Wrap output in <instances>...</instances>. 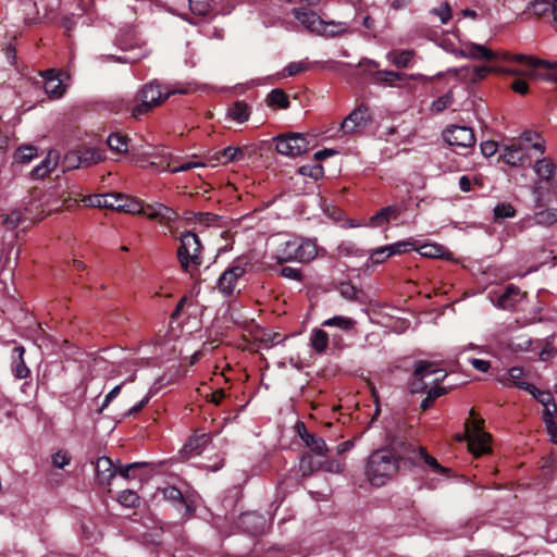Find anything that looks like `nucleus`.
I'll use <instances>...</instances> for the list:
<instances>
[{"instance_id": "obj_1", "label": "nucleus", "mask_w": 557, "mask_h": 557, "mask_svg": "<svg viewBox=\"0 0 557 557\" xmlns=\"http://www.w3.org/2000/svg\"><path fill=\"white\" fill-rule=\"evenodd\" d=\"M90 207L108 208L116 211H125L132 214H141L150 220H156L171 233L178 213L171 207L161 202L139 203L121 194L92 195L86 199Z\"/></svg>"}, {"instance_id": "obj_2", "label": "nucleus", "mask_w": 557, "mask_h": 557, "mask_svg": "<svg viewBox=\"0 0 557 557\" xmlns=\"http://www.w3.org/2000/svg\"><path fill=\"white\" fill-rule=\"evenodd\" d=\"M443 370L430 362H418L413 372V380L410 385L411 393H426L425 399L421 403L423 410H426L431 403L445 393L443 387L433 386L445 379Z\"/></svg>"}, {"instance_id": "obj_3", "label": "nucleus", "mask_w": 557, "mask_h": 557, "mask_svg": "<svg viewBox=\"0 0 557 557\" xmlns=\"http://www.w3.org/2000/svg\"><path fill=\"white\" fill-rule=\"evenodd\" d=\"M399 459L386 448L373 451L366 465V476L374 486L384 485L398 470Z\"/></svg>"}, {"instance_id": "obj_4", "label": "nucleus", "mask_w": 557, "mask_h": 557, "mask_svg": "<svg viewBox=\"0 0 557 557\" xmlns=\"http://www.w3.org/2000/svg\"><path fill=\"white\" fill-rule=\"evenodd\" d=\"M184 90L171 89L168 86H161L157 82L146 84L137 94V104L132 109V115L140 117L151 109L160 106L171 95L182 94Z\"/></svg>"}, {"instance_id": "obj_5", "label": "nucleus", "mask_w": 557, "mask_h": 557, "mask_svg": "<svg viewBox=\"0 0 557 557\" xmlns=\"http://www.w3.org/2000/svg\"><path fill=\"white\" fill-rule=\"evenodd\" d=\"M317 253V244L313 240L295 237L280 244L275 258L280 263L309 262Z\"/></svg>"}, {"instance_id": "obj_6", "label": "nucleus", "mask_w": 557, "mask_h": 557, "mask_svg": "<svg viewBox=\"0 0 557 557\" xmlns=\"http://www.w3.org/2000/svg\"><path fill=\"white\" fill-rule=\"evenodd\" d=\"M471 419L466 422V430L462 436H458V441L466 440L469 450L475 456L487 454L491 450V435L482 430L483 420L473 417L474 411H470Z\"/></svg>"}, {"instance_id": "obj_7", "label": "nucleus", "mask_w": 557, "mask_h": 557, "mask_svg": "<svg viewBox=\"0 0 557 557\" xmlns=\"http://www.w3.org/2000/svg\"><path fill=\"white\" fill-rule=\"evenodd\" d=\"M181 246L177 250V257L182 268L186 272H193L201 264V244L198 236L188 231L180 237Z\"/></svg>"}, {"instance_id": "obj_8", "label": "nucleus", "mask_w": 557, "mask_h": 557, "mask_svg": "<svg viewBox=\"0 0 557 557\" xmlns=\"http://www.w3.org/2000/svg\"><path fill=\"white\" fill-rule=\"evenodd\" d=\"M502 59L512 62L516 65L506 67H496L494 71L504 74L523 76L529 78H541L542 75L537 73L536 59L524 54H509L503 53Z\"/></svg>"}, {"instance_id": "obj_9", "label": "nucleus", "mask_w": 557, "mask_h": 557, "mask_svg": "<svg viewBox=\"0 0 557 557\" xmlns=\"http://www.w3.org/2000/svg\"><path fill=\"white\" fill-rule=\"evenodd\" d=\"M273 140L275 141L276 151L289 158L298 157L309 149L307 137L300 133L278 135Z\"/></svg>"}, {"instance_id": "obj_10", "label": "nucleus", "mask_w": 557, "mask_h": 557, "mask_svg": "<svg viewBox=\"0 0 557 557\" xmlns=\"http://www.w3.org/2000/svg\"><path fill=\"white\" fill-rule=\"evenodd\" d=\"M443 138L449 146L461 150H469L475 144L474 133L467 126L450 125L443 132ZM462 153L467 154V151Z\"/></svg>"}, {"instance_id": "obj_11", "label": "nucleus", "mask_w": 557, "mask_h": 557, "mask_svg": "<svg viewBox=\"0 0 557 557\" xmlns=\"http://www.w3.org/2000/svg\"><path fill=\"white\" fill-rule=\"evenodd\" d=\"M245 274V268L240 264L231 265L225 269L218 280V289L225 296H232L236 292L238 281Z\"/></svg>"}, {"instance_id": "obj_12", "label": "nucleus", "mask_w": 557, "mask_h": 557, "mask_svg": "<svg viewBox=\"0 0 557 557\" xmlns=\"http://www.w3.org/2000/svg\"><path fill=\"white\" fill-rule=\"evenodd\" d=\"M369 122L370 114L368 109L358 107L344 119L341 127L345 134H355L363 129Z\"/></svg>"}, {"instance_id": "obj_13", "label": "nucleus", "mask_w": 557, "mask_h": 557, "mask_svg": "<svg viewBox=\"0 0 557 557\" xmlns=\"http://www.w3.org/2000/svg\"><path fill=\"white\" fill-rule=\"evenodd\" d=\"M344 466V462L341 461L339 459L318 461L314 466L312 458L310 456H304L300 460V470L302 471L304 475L310 474L312 471L317 469H321L329 473L338 474L343 472Z\"/></svg>"}, {"instance_id": "obj_14", "label": "nucleus", "mask_w": 557, "mask_h": 557, "mask_svg": "<svg viewBox=\"0 0 557 557\" xmlns=\"http://www.w3.org/2000/svg\"><path fill=\"white\" fill-rule=\"evenodd\" d=\"M528 146L522 143H513L504 147L503 160L512 166H521L529 160Z\"/></svg>"}, {"instance_id": "obj_15", "label": "nucleus", "mask_w": 557, "mask_h": 557, "mask_svg": "<svg viewBox=\"0 0 557 557\" xmlns=\"http://www.w3.org/2000/svg\"><path fill=\"white\" fill-rule=\"evenodd\" d=\"M103 151L97 148H83L67 153V160L75 159L78 164L88 168L104 160Z\"/></svg>"}, {"instance_id": "obj_16", "label": "nucleus", "mask_w": 557, "mask_h": 557, "mask_svg": "<svg viewBox=\"0 0 557 557\" xmlns=\"http://www.w3.org/2000/svg\"><path fill=\"white\" fill-rule=\"evenodd\" d=\"M293 15L301 25L311 33L319 35L320 32L325 30V22L313 11H305L301 9H293Z\"/></svg>"}, {"instance_id": "obj_17", "label": "nucleus", "mask_w": 557, "mask_h": 557, "mask_svg": "<svg viewBox=\"0 0 557 557\" xmlns=\"http://www.w3.org/2000/svg\"><path fill=\"white\" fill-rule=\"evenodd\" d=\"M60 153L57 150H49L47 156L39 164H37L30 172V177L40 180L50 174L59 164Z\"/></svg>"}, {"instance_id": "obj_18", "label": "nucleus", "mask_w": 557, "mask_h": 557, "mask_svg": "<svg viewBox=\"0 0 557 557\" xmlns=\"http://www.w3.org/2000/svg\"><path fill=\"white\" fill-rule=\"evenodd\" d=\"M238 523L244 532L256 535L263 531L265 527V519L262 515L257 512H245L240 515Z\"/></svg>"}, {"instance_id": "obj_19", "label": "nucleus", "mask_w": 557, "mask_h": 557, "mask_svg": "<svg viewBox=\"0 0 557 557\" xmlns=\"http://www.w3.org/2000/svg\"><path fill=\"white\" fill-rule=\"evenodd\" d=\"M537 176L550 183L553 191L557 195V169L548 159H542L534 164Z\"/></svg>"}, {"instance_id": "obj_20", "label": "nucleus", "mask_w": 557, "mask_h": 557, "mask_svg": "<svg viewBox=\"0 0 557 557\" xmlns=\"http://www.w3.org/2000/svg\"><path fill=\"white\" fill-rule=\"evenodd\" d=\"M45 91L53 98H59L63 95L65 86L55 73L54 70H48L45 75Z\"/></svg>"}, {"instance_id": "obj_21", "label": "nucleus", "mask_w": 557, "mask_h": 557, "mask_svg": "<svg viewBox=\"0 0 557 557\" xmlns=\"http://www.w3.org/2000/svg\"><path fill=\"white\" fill-rule=\"evenodd\" d=\"M96 473L101 484H110L111 480L115 476L116 470L113 467L112 460L108 457H100L96 462Z\"/></svg>"}, {"instance_id": "obj_22", "label": "nucleus", "mask_w": 557, "mask_h": 557, "mask_svg": "<svg viewBox=\"0 0 557 557\" xmlns=\"http://www.w3.org/2000/svg\"><path fill=\"white\" fill-rule=\"evenodd\" d=\"M494 69L486 66V65H480L475 66L472 70L469 67H460V69H449L446 73L447 74H454L456 76L461 77H469L471 82H476L480 79H483L488 73H491Z\"/></svg>"}, {"instance_id": "obj_23", "label": "nucleus", "mask_w": 557, "mask_h": 557, "mask_svg": "<svg viewBox=\"0 0 557 557\" xmlns=\"http://www.w3.org/2000/svg\"><path fill=\"white\" fill-rule=\"evenodd\" d=\"M298 426L304 430V433L299 432L301 440L314 454L318 456H323L329 451L327 445L323 438L308 433L304 423H300Z\"/></svg>"}, {"instance_id": "obj_24", "label": "nucleus", "mask_w": 557, "mask_h": 557, "mask_svg": "<svg viewBox=\"0 0 557 557\" xmlns=\"http://www.w3.org/2000/svg\"><path fill=\"white\" fill-rule=\"evenodd\" d=\"M25 348L21 345L13 349L12 372L16 379H25L29 375V369L24 361Z\"/></svg>"}, {"instance_id": "obj_25", "label": "nucleus", "mask_w": 557, "mask_h": 557, "mask_svg": "<svg viewBox=\"0 0 557 557\" xmlns=\"http://www.w3.org/2000/svg\"><path fill=\"white\" fill-rule=\"evenodd\" d=\"M469 59H475V60H495L498 58H502L500 54L493 52L492 50L487 49L483 45H478L473 42L466 44V54Z\"/></svg>"}, {"instance_id": "obj_26", "label": "nucleus", "mask_w": 557, "mask_h": 557, "mask_svg": "<svg viewBox=\"0 0 557 557\" xmlns=\"http://www.w3.org/2000/svg\"><path fill=\"white\" fill-rule=\"evenodd\" d=\"M210 443V436L208 434H199L193 436L183 448V453L187 457H194L200 455L206 446Z\"/></svg>"}, {"instance_id": "obj_27", "label": "nucleus", "mask_w": 557, "mask_h": 557, "mask_svg": "<svg viewBox=\"0 0 557 557\" xmlns=\"http://www.w3.org/2000/svg\"><path fill=\"white\" fill-rule=\"evenodd\" d=\"M413 57V50H392L386 54L387 61L398 69L410 67Z\"/></svg>"}, {"instance_id": "obj_28", "label": "nucleus", "mask_w": 557, "mask_h": 557, "mask_svg": "<svg viewBox=\"0 0 557 557\" xmlns=\"http://www.w3.org/2000/svg\"><path fill=\"white\" fill-rule=\"evenodd\" d=\"M227 116L232 121L243 124L249 120L250 108L244 101H236L227 109Z\"/></svg>"}, {"instance_id": "obj_29", "label": "nucleus", "mask_w": 557, "mask_h": 557, "mask_svg": "<svg viewBox=\"0 0 557 557\" xmlns=\"http://www.w3.org/2000/svg\"><path fill=\"white\" fill-rule=\"evenodd\" d=\"M243 149L239 147L232 146L224 148L222 151H219L213 156V160H215L216 162H221L223 164L240 161L243 160Z\"/></svg>"}, {"instance_id": "obj_30", "label": "nucleus", "mask_w": 557, "mask_h": 557, "mask_svg": "<svg viewBox=\"0 0 557 557\" xmlns=\"http://www.w3.org/2000/svg\"><path fill=\"white\" fill-rule=\"evenodd\" d=\"M406 73L395 71H377L374 73V81L379 84L395 86L396 82L405 79Z\"/></svg>"}, {"instance_id": "obj_31", "label": "nucleus", "mask_w": 557, "mask_h": 557, "mask_svg": "<svg viewBox=\"0 0 557 557\" xmlns=\"http://www.w3.org/2000/svg\"><path fill=\"white\" fill-rule=\"evenodd\" d=\"M107 144L110 150L116 153H125L128 150V139L120 133L109 135Z\"/></svg>"}, {"instance_id": "obj_32", "label": "nucleus", "mask_w": 557, "mask_h": 557, "mask_svg": "<svg viewBox=\"0 0 557 557\" xmlns=\"http://www.w3.org/2000/svg\"><path fill=\"white\" fill-rule=\"evenodd\" d=\"M38 154L37 147L33 145H24L18 147L14 152V159L17 163L26 164L35 159Z\"/></svg>"}, {"instance_id": "obj_33", "label": "nucleus", "mask_w": 557, "mask_h": 557, "mask_svg": "<svg viewBox=\"0 0 557 557\" xmlns=\"http://www.w3.org/2000/svg\"><path fill=\"white\" fill-rule=\"evenodd\" d=\"M518 385L529 391L544 407L555 404L554 398L549 392L540 391L532 384L528 383H518Z\"/></svg>"}, {"instance_id": "obj_34", "label": "nucleus", "mask_w": 557, "mask_h": 557, "mask_svg": "<svg viewBox=\"0 0 557 557\" xmlns=\"http://www.w3.org/2000/svg\"><path fill=\"white\" fill-rule=\"evenodd\" d=\"M534 222L539 225L549 226L557 222V208H549L534 214Z\"/></svg>"}, {"instance_id": "obj_35", "label": "nucleus", "mask_w": 557, "mask_h": 557, "mask_svg": "<svg viewBox=\"0 0 557 557\" xmlns=\"http://www.w3.org/2000/svg\"><path fill=\"white\" fill-rule=\"evenodd\" d=\"M384 247L389 258L416 249L414 243L411 240H400Z\"/></svg>"}, {"instance_id": "obj_36", "label": "nucleus", "mask_w": 557, "mask_h": 557, "mask_svg": "<svg viewBox=\"0 0 557 557\" xmlns=\"http://www.w3.org/2000/svg\"><path fill=\"white\" fill-rule=\"evenodd\" d=\"M311 345L318 352H322L329 345V335L323 330H314L311 336Z\"/></svg>"}, {"instance_id": "obj_37", "label": "nucleus", "mask_w": 557, "mask_h": 557, "mask_svg": "<svg viewBox=\"0 0 557 557\" xmlns=\"http://www.w3.org/2000/svg\"><path fill=\"white\" fill-rule=\"evenodd\" d=\"M518 294L519 288L512 285L507 286L505 293L498 297L496 306L502 309H509L513 307L515 302L511 300V297L517 296Z\"/></svg>"}, {"instance_id": "obj_38", "label": "nucleus", "mask_w": 557, "mask_h": 557, "mask_svg": "<svg viewBox=\"0 0 557 557\" xmlns=\"http://www.w3.org/2000/svg\"><path fill=\"white\" fill-rule=\"evenodd\" d=\"M325 30L320 32L319 35L323 36H336L344 34L348 30L349 26L346 22H325Z\"/></svg>"}, {"instance_id": "obj_39", "label": "nucleus", "mask_w": 557, "mask_h": 557, "mask_svg": "<svg viewBox=\"0 0 557 557\" xmlns=\"http://www.w3.org/2000/svg\"><path fill=\"white\" fill-rule=\"evenodd\" d=\"M354 324V320L342 315L330 318L322 323L323 326H335L344 331L352 329Z\"/></svg>"}, {"instance_id": "obj_40", "label": "nucleus", "mask_w": 557, "mask_h": 557, "mask_svg": "<svg viewBox=\"0 0 557 557\" xmlns=\"http://www.w3.org/2000/svg\"><path fill=\"white\" fill-rule=\"evenodd\" d=\"M549 10L552 11V2L547 0H534L527 7V11L535 16H542Z\"/></svg>"}, {"instance_id": "obj_41", "label": "nucleus", "mask_w": 557, "mask_h": 557, "mask_svg": "<svg viewBox=\"0 0 557 557\" xmlns=\"http://www.w3.org/2000/svg\"><path fill=\"white\" fill-rule=\"evenodd\" d=\"M453 102H454L453 92L448 91L432 102L431 110L435 113H441L444 110H446L447 108H449L453 104Z\"/></svg>"}, {"instance_id": "obj_42", "label": "nucleus", "mask_w": 557, "mask_h": 557, "mask_svg": "<svg viewBox=\"0 0 557 557\" xmlns=\"http://www.w3.org/2000/svg\"><path fill=\"white\" fill-rule=\"evenodd\" d=\"M421 256L428 258H438L443 256L444 248L440 245L435 244H425L420 247H416V249Z\"/></svg>"}, {"instance_id": "obj_43", "label": "nucleus", "mask_w": 557, "mask_h": 557, "mask_svg": "<svg viewBox=\"0 0 557 557\" xmlns=\"http://www.w3.org/2000/svg\"><path fill=\"white\" fill-rule=\"evenodd\" d=\"M519 143H529L531 144V147L535 150H537L540 153L544 152V144L540 140V137L536 133L527 131L521 135Z\"/></svg>"}, {"instance_id": "obj_44", "label": "nucleus", "mask_w": 557, "mask_h": 557, "mask_svg": "<svg viewBox=\"0 0 557 557\" xmlns=\"http://www.w3.org/2000/svg\"><path fill=\"white\" fill-rule=\"evenodd\" d=\"M117 500L121 505L134 508L139 504V497L136 492L132 490H125L120 493Z\"/></svg>"}, {"instance_id": "obj_45", "label": "nucleus", "mask_w": 557, "mask_h": 557, "mask_svg": "<svg viewBox=\"0 0 557 557\" xmlns=\"http://www.w3.org/2000/svg\"><path fill=\"white\" fill-rule=\"evenodd\" d=\"M270 104H276L282 109H286L289 106L288 98L282 89H274L268 96Z\"/></svg>"}, {"instance_id": "obj_46", "label": "nucleus", "mask_w": 557, "mask_h": 557, "mask_svg": "<svg viewBox=\"0 0 557 557\" xmlns=\"http://www.w3.org/2000/svg\"><path fill=\"white\" fill-rule=\"evenodd\" d=\"M299 174L304 176L311 177L313 180H319L323 176L324 171L322 165L320 164H306L299 168Z\"/></svg>"}, {"instance_id": "obj_47", "label": "nucleus", "mask_w": 557, "mask_h": 557, "mask_svg": "<svg viewBox=\"0 0 557 557\" xmlns=\"http://www.w3.org/2000/svg\"><path fill=\"white\" fill-rule=\"evenodd\" d=\"M515 215L516 210L510 203L502 202L494 208L495 220L513 218Z\"/></svg>"}, {"instance_id": "obj_48", "label": "nucleus", "mask_w": 557, "mask_h": 557, "mask_svg": "<svg viewBox=\"0 0 557 557\" xmlns=\"http://www.w3.org/2000/svg\"><path fill=\"white\" fill-rule=\"evenodd\" d=\"M395 212L394 207H385L370 219V224L373 226L381 225L383 222H387Z\"/></svg>"}, {"instance_id": "obj_49", "label": "nucleus", "mask_w": 557, "mask_h": 557, "mask_svg": "<svg viewBox=\"0 0 557 557\" xmlns=\"http://www.w3.org/2000/svg\"><path fill=\"white\" fill-rule=\"evenodd\" d=\"M417 453L420 456V458H422L424 460V462L429 467H431L434 471L441 472V473H445L447 471V469L442 467L434 457L430 456L426 453V450L423 447H419Z\"/></svg>"}, {"instance_id": "obj_50", "label": "nucleus", "mask_w": 557, "mask_h": 557, "mask_svg": "<svg viewBox=\"0 0 557 557\" xmlns=\"http://www.w3.org/2000/svg\"><path fill=\"white\" fill-rule=\"evenodd\" d=\"M536 63H537V67L555 70L556 73L542 75L541 78L544 81L553 82V83L557 84V62L556 61L550 62V61H546V60L536 59Z\"/></svg>"}, {"instance_id": "obj_51", "label": "nucleus", "mask_w": 557, "mask_h": 557, "mask_svg": "<svg viewBox=\"0 0 557 557\" xmlns=\"http://www.w3.org/2000/svg\"><path fill=\"white\" fill-rule=\"evenodd\" d=\"M337 289L345 299L354 300L358 297L359 290L349 282H342Z\"/></svg>"}, {"instance_id": "obj_52", "label": "nucleus", "mask_w": 557, "mask_h": 557, "mask_svg": "<svg viewBox=\"0 0 557 557\" xmlns=\"http://www.w3.org/2000/svg\"><path fill=\"white\" fill-rule=\"evenodd\" d=\"M431 13L436 15L443 24H446L451 17L450 7L446 2H442L440 7L432 9Z\"/></svg>"}, {"instance_id": "obj_53", "label": "nucleus", "mask_w": 557, "mask_h": 557, "mask_svg": "<svg viewBox=\"0 0 557 557\" xmlns=\"http://www.w3.org/2000/svg\"><path fill=\"white\" fill-rule=\"evenodd\" d=\"M388 258L389 257H388L387 251L385 250V247L382 246V247L375 248L371 251L369 261L372 264H381V263L385 262Z\"/></svg>"}, {"instance_id": "obj_54", "label": "nucleus", "mask_w": 557, "mask_h": 557, "mask_svg": "<svg viewBox=\"0 0 557 557\" xmlns=\"http://www.w3.org/2000/svg\"><path fill=\"white\" fill-rule=\"evenodd\" d=\"M71 462V456L65 450H59L52 456V465L62 469Z\"/></svg>"}, {"instance_id": "obj_55", "label": "nucleus", "mask_w": 557, "mask_h": 557, "mask_svg": "<svg viewBox=\"0 0 557 557\" xmlns=\"http://www.w3.org/2000/svg\"><path fill=\"white\" fill-rule=\"evenodd\" d=\"M202 166H205V164L201 162L187 161V162H183L182 164L173 166V168H170V165H168L166 168H162V171L169 169V171L172 173H178V172H185V171H189L191 169L202 168Z\"/></svg>"}, {"instance_id": "obj_56", "label": "nucleus", "mask_w": 557, "mask_h": 557, "mask_svg": "<svg viewBox=\"0 0 557 557\" xmlns=\"http://www.w3.org/2000/svg\"><path fill=\"white\" fill-rule=\"evenodd\" d=\"M162 494L165 499L174 502V503L181 502L183 498L181 491L174 486H168V487L163 488Z\"/></svg>"}, {"instance_id": "obj_57", "label": "nucleus", "mask_w": 557, "mask_h": 557, "mask_svg": "<svg viewBox=\"0 0 557 557\" xmlns=\"http://www.w3.org/2000/svg\"><path fill=\"white\" fill-rule=\"evenodd\" d=\"M497 143L494 140H486L481 144V152L484 157L490 158L497 152Z\"/></svg>"}, {"instance_id": "obj_58", "label": "nucleus", "mask_w": 557, "mask_h": 557, "mask_svg": "<svg viewBox=\"0 0 557 557\" xmlns=\"http://www.w3.org/2000/svg\"><path fill=\"white\" fill-rule=\"evenodd\" d=\"M307 69L306 64L302 62H290L285 69L284 72L287 76H294Z\"/></svg>"}, {"instance_id": "obj_59", "label": "nucleus", "mask_w": 557, "mask_h": 557, "mask_svg": "<svg viewBox=\"0 0 557 557\" xmlns=\"http://www.w3.org/2000/svg\"><path fill=\"white\" fill-rule=\"evenodd\" d=\"M122 385L123 384H119L116 386H114L106 396L104 400H103V404L101 405L100 407V412L103 411L108 406L109 404L117 397V395L121 393V389H122Z\"/></svg>"}, {"instance_id": "obj_60", "label": "nucleus", "mask_w": 557, "mask_h": 557, "mask_svg": "<svg viewBox=\"0 0 557 557\" xmlns=\"http://www.w3.org/2000/svg\"><path fill=\"white\" fill-rule=\"evenodd\" d=\"M146 465H147L146 462H133V463H128V465H126V466H122V467L119 469L117 473H119L121 476H123V478H125V479H128V478H131V476H132L131 472H132L134 469L139 468V467H144V466H146Z\"/></svg>"}, {"instance_id": "obj_61", "label": "nucleus", "mask_w": 557, "mask_h": 557, "mask_svg": "<svg viewBox=\"0 0 557 557\" xmlns=\"http://www.w3.org/2000/svg\"><path fill=\"white\" fill-rule=\"evenodd\" d=\"M281 274H282V276H284L286 278H290V280H295V281L301 280L300 271L298 269H295L292 267H284L281 270Z\"/></svg>"}, {"instance_id": "obj_62", "label": "nucleus", "mask_w": 557, "mask_h": 557, "mask_svg": "<svg viewBox=\"0 0 557 557\" xmlns=\"http://www.w3.org/2000/svg\"><path fill=\"white\" fill-rule=\"evenodd\" d=\"M511 88L520 95H525L529 90L528 83L522 78H517L512 82Z\"/></svg>"}, {"instance_id": "obj_63", "label": "nucleus", "mask_w": 557, "mask_h": 557, "mask_svg": "<svg viewBox=\"0 0 557 557\" xmlns=\"http://www.w3.org/2000/svg\"><path fill=\"white\" fill-rule=\"evenodd\" d=\"M546 432L550 437V441L557 444V423L555 420H549L545 423Z\"/></svg>"}, {"instance_id": "obj_64", "label": "nucleus", "mask_w": 557, "mask_h": 557, "mask_svg": "<svg viewBox=\"0 0 557 557\" xmlns=\"http://www.w3.org/2000/svg\"><path fill=\"white\" fill-rule=\"evenodd\" d=\"M472 367L480 372H487L490 369V362L482 359L472 358L470 360Z\"/></svg>"}]
</instances>
